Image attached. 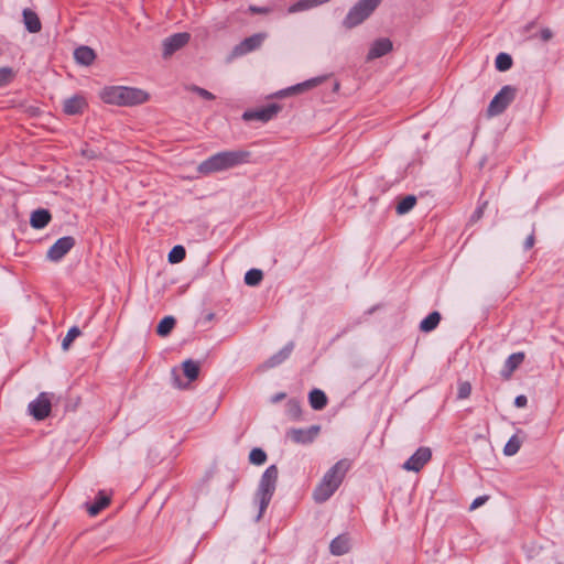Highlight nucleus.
I'll use <instances>...</instances> for the list:
<instances>
[{
    "label": "nucleus",
    "mask_w": 564,
    "mask_h": 564,
    "mask_svg": "<svg viewBox=\"0 0 564 564\" xmlns=\"http://www.w3.org/2000/svg\"><path fill=\"white\" fill-rule=\"evenodd\" d=\"M441 321V315L438 312H433L429 314L420 324V329L422 332H431L435 329Z\"/></svg>",
    "instance_id": "5701e85b"
},
{
    "label": "nucleus",
    "mask_w": 564,
    "mask_h": 564,
    "mask_svg": "<svg viewBox=\"0 0 564 564\" xmlns=\"http://www.w3.org/2000/svg\"><path fill=\"white\" fill-rule=\"evenodd\" d=\"M533 243H534L533 236L528 237V239L525 241V247L529 249V248L533 247Z\"/></svg>",
    "instance_id": "79ce46f5"
},
{
    "label": "nucleus",
    "mask_w": 564,
    "mask_h": 564,
    "mask_svg": "<svg viewBox=\"0 0 564 564\" xmlns=\"http://www.w3.org/2000/svg\"><path fill=\"white\" fill-rule=\"evenodd\" d=\"M248 10L252 14H267L271 12V9L269 7L250 6Z\"/></svg>",
    "instance_id": "4c0bfd02"
},
{
    "label": "nucleus",
    "mask_w": 564,
    "mask_h": 564,
    "mask_svg": "<svg viewBox=\"0 0 564 564\" xmlns=\"http://www.w3.org/2000/svg\"><path fill=\"white\" fill-rule=\"evenodd\" d=\"M87 107L88 101L82 94L74 95L63 102V111L68 116L82 115Z\"/></svg>",
    "instance_id": "f8f14e48"
},
{
    "label": "nucleus",
    "mask_w": 564,
    "mask_h": 564,
    "mask_svg": "<svg viewBox=\"0 0 564 564\" xmlns=\"http://www.w3.org/2000/svg\"><path fill=\"white\" fill-rule=\"evenodd\" d=\"M30 414L41 421L46 419L51 413V399L47 393L42 392L29 404Z\"/></svg>",
    "instance_id": "1a4fd4ad"
},
{
    "label": "nucleus",
    "mask_w": 564,
    "mask_h": 564,
    "mask_svg": "<svg viewBox=\"0 0 564 564\" xmlns=\"http://www.w3.org/2000/svg\"><path fill=\"white\" fill-rule=\"evenodd\" d=\"M392 50V42L389 39H379L375 41L368 52V59H376L386 54H388Z\"/></svg>",
    "instance_id": "2eb2a0df"
},
{
    "label": "nucleus",
    "mask_w": 564,
    "mask_h": 564,
    "mask_svg": "<svg viewBox=\"0 0 564 564\" xmlns=\"http://www.w3.org/2000/svg\"><path fill=\"white\" fill-rule=\"evenodd\" d=\"M516 97V89L511 86H505L494 97L488 107V116L495 117L502 113Z\"/></svg>",
    "instance_id": "423d86ee"
},
{
    "label": "nucleus",
    "mask_w": 564,
    "mask_h": 564,
    "mask_svg": "<svg viewBox=\"0 0 564 564\" xmlns=\"http://www.w3.org/2000/svg\"><path fill=\"white\" fill-rule=\"evenodd\" d=\"M528 403V399L525 395H518L514 400V405L517 408H524Z\"/></svg>",
    "instance_id": "a19ab883"
},
{
    "label": "nucleus",
    "mask_w": 564,
    "mask_h": 564,
    "mask_svg": "<svg viewBox=\"0 0 564 564\" xmlns=\"http://www.w3.org/2000/svg\"><path fill=\"white\" fill-rule=\"evenodd\" d=\"M350 546V538L347 534H341L330 542L329 550L333 555L339 556L348 553Z\"/></svg>",
    "instance_id": "dca6fc26"
},
{
    "label": "nucleus",
    "mask_w": 564,
    "mask_h": 564,
    "mask_svg": "<svg viewBox=\"0 0 564 564\" xmlns=\"http://www.w3.org/2000/svg\"><path fill=\"white\" fill-rule=\"evenodd\" d=\"M183 372L189 381L197 379L199 366L193 360H186L183 364Z\"/></svg>",
    "instance_id": "a878e982"
},
{
    "label": "nucleus",
    "mask_w": 564,
    "mask_h": 564,
    "mask_svg": "<svg viewBox=\"0 0 564 564\" xmlns=\"http://www.w3.org/2000/svg\"><path fill=\"white\" fill-rule=\"evenodd\" d=\"M74 246L75 239L73 237H62L48 249L46 258L52 262H58Z\"/></svg>",
    "instance_id": "6e6552de"
},
{
    "label": "nucleus",
    "mask_w": 564,
    "mask_h": 564,
    "mask_svg": "<svg viewBox=\"0 0 564 564\" xmlns=\"http://www.w3.org/2000/svg\"><path fill=\"white\" fill-rule=\"evenodd\" d=\"M319 431L318 425L308 429H292L286 433V436L294 443L310 444L317 437Z\"/></svg>",
    "instance_id": "9d476101"
},
{
    "label": "nucleus",
    "mask_w": 564,
    "mask_h": 564,
    "mask_svg": "<svg viewBox=\"0 0 564 564\" xmlns=\"http://www.w3.org/2000/svg\"><path fill=\"white\" fill-rule=\"evenodd\" d=\"M512 66V58L506 53H500L496 57V68L500 72H506Z\"/></svg>",
    "instance_id": "c85d7f7f"
},
{
    "label": "nucleus",
    "mask_w": 564,
    "mask_h": 564,
    "mask_svg": "<svg viewBox=\"0 0 564 564\" xmlns=\"http://www.w3.org/2000/svg\"><path fill=\"white\" fill-rule=\"evenodd\" d=\"M51 220V215L45 209L35 210L31 216V225L34 228H44Z\"/></svg>",
    "instance_id": "412c9836"
},
{
    "label": "nucleus",
    "mask_w": 564,
    "mask_h": 564,
    "mask_svg": "<svg viewBox=\"0 0 564 564\" xmlns=\"http://www.w3.org/2000/svg\"><path fill=\"white\" fill-rule=\"evenodd\" d=\"M194 90L203 98L205 99H208V100H212L215 98V96L209 93L208 90L204 89V88H199V87H195Z\"/></svg>",
    "instance_id": "58836bf2"
},
{
    "label": "nucleus",
    "mask_w": 564,
    "mask_h": 564,
    "mask_svg": "<svg viewBox=\"0 0 564 564\" xmlns=\"http://www.w3.org/2000/svg\"><path fill=\"white\" fill-rule=\"evenodd\" d=\"M278 110H279V108L276 106H268L265 108H261L253 112H246L245 118L268 121L276 115Z\"/></svg>",
    "instance_id": "f3484780"
},
{
    "label": "nucleus",
    "mask_w": 564,
    "mask_h": 564,
    "mask_svg": "<svg viewBox=\"0 0 564 564\" xmlns=\"http://www.w3.org/2000/svg\"><path fill=\"white\" fill-rule=\"evenodd\" d=\"M263 274L261 270L251 269L245 275V283L250 286H256L262 281Z\"/></svg>",
    "instance_id": "cd10ccee"
},
{
    "label": "nucleus",
    "mask_w": 564,
    "mask_h": 564,
    "mask_svg": "<svg viewBox=\"0 0 564 564\" xmlns=\"http://www.w3.org/2000/svg\"><path fill=\"white\" fill-rule=\"evenodd\" d=\"M350 468L348 459L337 462L322 478L313 492L316 502H325L328 500L343 482L345 475Z\"/></svg>",
    "instance_id": "7ed1b4c3"
},
{
    "label": "nucleus",
    "mask_w": 564,
    "mask_h": 564,
    "mask_svg": "<svg viewBox=\"0 0 564 564\" xmlns=\"http://www.w3.org/2000/svg\"><path fill=\"white\" fill-rule=\"evenodd\" d=\"M310 404L314 410H322L327 404V397L326 394L318 389H314L310 393Z\"/></svg>",
    "instance_id": "4be33fe9"
},
{
    "label": "nucleus",
    "mask_w": 564,
    "mask_h": 564,
    "mask_svg": "<svg viewBox=\"0 0 564 564\" xmlns=\"http://www.w3.org/2000/svg\"><path fill=\"white\" fill-rule=\"evenodd\" d=\"M23 20H24V24H25L26 29L31 33H36V32L41 31V28H42L41 21H40L37 14L35 12H33L32 10L25 9L23 11Z\"/></svg>",
    "instance_id": "aec40b11"
},
{
    "label": "nucleus",
    "mask_w": 564,
    "mask_h": 564,
    "mask_svg": "<svg viewBox=\"0 0 564 564\" xmlns=\"http://www.w3.org/2000/svg\"><path fill=\"white\" fill-rule=\"evenodd\" d=\"M291 350H292V346H288V347L283 348L282 350H280L276 355H274L269 360V366L274 367V366L281 364L283 360H285L289 357V355L291 354Z\"/></svg>",
    "instance_id": "473e14b6"
},
{
    "label": "nucleus",
    "mask_w": 564,
    "mask_h": 564,
    "mask_svg": "<svg viewBox=\"0 0 564 564\" xmlns=\"http://www.w3.org/2000/svg\"><path fill=\"white\" fill-rule=\"evenodd\" d=\"M488 500V497L487 496H481V497H478L476 498L471 506H470V510H475L477 508H479L480 506H482L486 501Z\"/></svg>",
    "instance_id": "ea45409f"
},
{
    "label": "nucleus",
    "mask_w": 564,
    "mask_h": 564,
    "mask_svg": "<svg viewBox=\"0 0 564 564\" xmlns=\"http://www.w3.org/2000/svg\"><path fill=\"white\" fill-rule=\"evenodd\" d=\"M432 451L430 447L422 446L403 464V469L408 471H420L431 460Z\"/></svg>",
    "instance_id": "0eeeda50"
},
{
    "label": "nucleus",
    "mask_w": 564,
    "mask_h": 564,
    "mask_svg": "<svg viewBox=\"0 0 564 564\" xmlns=\"http://www.w3.org/2000/svg\"><path fill=\"white\" fill-rule=\"evenodd\" d=\"M80 335V330L77 327H72L63 339L62 347L67 350L72 343Z\"/></svg>",
    "instance_id": "f704fd0d"
},
{
    "label": "nucleus",
    "mask_w": 564,
    "mask_h": 564,
    "mask_svg": "<svg viewBox=\"0 0 564 564\" xmlns=\"http://www.w3.org/2000/svg\"><path fill=\"white\" fill-rule=\"evenodd\" d=\"M551 36H552V33H551V31H550V30H543V31H542V37H543V40H549V39H551Z\"/></svg>",
    "instance_id": "37998d69"
},
{
    "label": "nucleus",
    "mask_w": 564,
    "mask_h": 564,
    "mask_svg": "<svg viewBox=\"0 0 564 564\" xmlns=\"http://www.w3.org/2000/svg\"><path fill=\"white\" fill-rule=\"evenodd\" d=\"M251 153L246 150H227L218 152L203 161L197 170L200 174L209 175L224 172L250 162Z\"/></svg>",
    "instance_id": "f257e3e1"
},
{
    "label": "nucleus",
    "mask_w": 564,
    "mask_h": 564,
    "mask_svg": "<svg viewBox=\"0 0 564 564\" xmlns=\"http://www.w3.org/2000/svg\"><path fill=\"white\" fill-rule=\"evenodd\" d=\"M284 398H285V394H284V393H280V394H276V395L273 398V400H272V401H273V402H278V401H280V400L284 399Z\"/></svg>",
    "instance_id": "a18cd8bd"
},
{
    "label": "nucleus",
    "mask_w": 564,
    "mask_h": 564,
    "mask_svg": "<svg viewBox=\"0 0 564 564\" xmlns=\"http://www.w3.org/2000/svg\"><path fill=\"white\" fill-rule=\"evenodd\" d=\"M278 475V467L275 465H271L261 476L258 489L253 498L254 503L259 506V514L257 520L261 519L273 497L276 487Z\"/></svg>",
    "instance_id": "20e7f679"
},
{
    "label": "nucleus",
    "mask_w": 564,
    "mask_h": 564,
    "mask_svg": "<svg viewBox=\"0 0 564 564\" xmlns=\"http://www.w3.org/2000/svg\"><path fill=\"white\" fill-rule=\"evenodd\" d=\"M416 204V197L413 195H408L400 199V202L397 205V213L399 215H404L409 213Z\"/></svg>",
    "instance_id": "b1692460"
},
{
    "label": "nucleus",
    "mask_w": 564,
    "mask_h": 564,
    "mask_svg": "<svg viewBox=\"0 0 564 564\" xmlns=\"http://www.w3.org/2000/svg\"><path fill=\"white\" fill-rule=\"evenodd\" d=\"M110 503V497L105 494L104 491H100L98 496L96 497V500L88 506L87 511L89 516L95 517L97 516L101 510L107 508Z\"/></svg>",
    "instance_id": "a211bd4d"
},
{
    "label": "nucleus",
    "mask_w": 564,
    "mask_h": 564,
    "mask_svg": "<svg viewBox=\"0 0 564 564\" xmlns=\"http://www.w3.org/2000/svg\"><path fill=\"white\" fill-rule=\"evenodd\" d=\"M74 57L77 63L88 66L94 62L96 55H95V52L90 47L80 46L75 50Z\"/></svg>",
    "instance_id": "6ab92c4d"
},
{
    "label": "nucleus",
    "mask_w": 564,
    "mask_h": 564,
    "mask_svg": "<svg viewBox=\"0 0 564 564\" xmlns=\"http://www.w3.org/2000/svg\"><path fill=\"white\" fill-rule=\"evenodd\" d=\"M329 0H312L314 7H318L321 4H324L326 2H328Z\"/></svg>",
    "instance_id": "c03bdc74"
},
{
    "label": "nucleus",
    "mask_w": 564,
    "mask_h": 564,
    "mask_svg": "<svg viewBox=\"0 0 564 564\" xmlns=\"http://www.w3.org/2000/svg\"><path fill=\"white\" fill-rule=\"evenodd\" d=\"M312 8H315L312 0H299L297 2H295L291 7H289L288 12L296 13V12L310 10Z\"/></svg>",
    "instance_id": "7c9ffc66"
},
{
    "label": "nucleus",
    "mask_w": 564,
    "mask_h": 564,
    "mask_svg": "<svg viewBox=\"0 0 564 564\" xmlns=\"http://www.w3.org/2000/svg\"><path fill=\"white\" fill-rule=\"evenodd\" d=\"M471 393V386L469 382L465 381V382H460L459 386H458V391H457V395L459 399H466L470 395Z\"/></svg>",
    "instance_id": "e433bc0d"
},
{
    "label": "nucleus",
    "mask_w": 564,
    "mask_h": 564,
    "mask_svg": "<svg viewBox=\"0 0 564 564\" xmlns=\"http://www.w3.org/2000/svg\"><path fill=\"white\" fill-rule=\"evenodd\" d=\"M191 39L189 33L183 32V33H176L163 42V54L165 57L171 56L176 51L185 46Z\"/></svg>",
    "instance_id": "9b49d317"
},
{
    "label": "nucleus",
    "mask_w": 564,
    "mask_h": 564,
    "mask_svg": "<svg viewBox=\"0 0 564 564\" xmlns=\"http://www.w3.org/2000/svg\"><path fill=\"white\" fill-rule=\"evenodd\" d=\"M521 440L517 436V435H513L506 444L505 448H503V454L506 456H513L516 455L520 447H521Z\"/></svg>",
    "instance_id": "bb28decb"
},
{
    "label": "nucleus",
    "mask_w": 564,
    "mask_h": 564,
    "mask_svg": "<svg viewBox=\"0 0 564 564\" xmlns=\"http://www.w3.org/2000/svg\"><path fill=\"white\" fill-rule=\"evenodd\" d=\"M105 104L131 107L149 100V94L140 88L126 86H106L99 93Z\"/></svg>",
    "instance_id": "f03ea898"
},
{
    "label": "nucleus",
    "mask_w": 564,
    "mask_h": 564,
    "mask_svg": "<svg viewBox=\"0 0 564 564\" xmlns=\"http://www.w3.org/2000/svg\"><path fill=\"white\" fill-rule=\"evenodd\" d=\"M267 460V454L261 448H253L249 454V462L253 465H262Z\"/></svg>",
    "instance_id": "2f4dec72"
},
{
    "label": "nucleus",
    "mask_w": 564,
    "mask_h": 564,
    "mask_svg": "<svg viewBox=\"0 0 564 564\" xmlns=\"http://www.w3.org/2000/svg\"><path fill=\"white\" fill-rule=\"evenodd\" d=\"M525 355L524 352H514L510 355L501 370V376L503 379L508 380L511 378L512 373L520 367V365L524 361Z\"/></svg>",
    "instance_id": "4468645a"
},
{
    "label": "nucleus",
    "mask_w": 564,
    "mask_h": 564,
    "mask_svg": "<svg viewBox=\"0 0 564 564\" xmlns=\"http://www.w3.org/2000/svg\"><path fill=\"white\" fill-rule=\"evenodd\" d=\"M14 72L10 67L0 68V87H3L12 82Z\"/></svg>",
    "instance_id": "c9c22d12"
},
{
    "label": "nucleus",
    "mask_w": 564,
    "mask_h": 564,
    "mask_svg": "<svg viewBox=\"0 0 564 564\" xmlns=\"http://www.w3.org/2000/svg\"><path fill=\"white\" fill-rule=\"evenodd\" d=\"M265 36L267 35L264 33H257V34H253V35L245 39L240 44H238L234 48V52H232L234 56H241V55H245L247 53H250V52L257 50L258 47L261 46Z\"/></svg>",
    "instance_id": "ddd939ff"
},
{
    "label": "nucleus",
    "mask_w": 564,
    "mask_h": 564,
    "mask_svg": "<svg viewBox=\"0 0 564 564\" xmlns=\"http://www.w3.org/2000/svg\"><path fill=\"white\" fill-rule=\"evenodd\" d=\"M186 251L182 246H175L169 253V261L171 263H180L185 259Z\"/></svg>",
    "instance_id": "c756f323"
},
{
    "label": "nucleus",
    "mask_w": 564,
    "mask_h": 564,
    "mask_svg": "<svg viewBox=\"0 0 564 564\" xmlns=\"http://www.w3.org/2000/svg\"><path fill=\"white\" fill-rule=\"evenodd\" d=\"M175 326V319L172 316H166L158 325L156 333L160 336H167Z\"/></svg>",
    "instance_id": "393cba45"
},
{
    "label": "nucleus",
    "mask_w": 564,
    "mask_h": 564,
    "mask_svg": "<svg viewBox=\"0 0 564 564\" xmlns=\"http://www.w3.org/2000/svg\"><path fill=\"white\" fill-rule=\"evenodd\" d=\"M381 0H360L348 12L344 25L351 29L364 22L380 4Z\"/></svg>",
    "instance_id": "39448f33"
},
{
    "label": "nucleus",
    "mask_w": 564,
    "mask_h": 564,
    "mask_svg": "<svg viewBox=\"0 0 564 564\" xmlns=\"http://www.w3.org/2000/svg\"><path fill=\"white\" fill-rule=\"evenodd\" d=\"M321 82H322L321 78H313V79L306 80L302 84L295 85V86L291 87L289 90L292 93H300L305 89H310V88L317 86Z\"/></svg>",
    "instance_id": "72a5a7b5"
}]
</instances>
